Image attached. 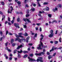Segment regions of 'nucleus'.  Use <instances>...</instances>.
<instances>
[{"label":"nucleus","mask_w":62,"mask_h":62,"mask_svg":"<svg viewBox=\"0 0 62 62\" xmlns=\"http://www.w3.org/2000/svg\"><path fill=\"white\" fill-rule=\"evenodd\" d=\"M15 45V43H13L12 44V46H14Z\"/></svg>","instance_id":"obj_57"},{"label":"nucleus","mask_w":62,"mask_h":62,"mask_svg":"<svg viewBox=\"0 0 62 62\" xmlns=\"http://www.w3.org/2000/svg\"><path fill=\"white\" fill-rule=\"evenodd\" d=\"M46 8H45L44 9V10H46V11H48L49 10V7H46Z\"/></svg>","instance_id":"obj_11"},{"label":"nucleus","mask_w":62,"mask_h":62,"mask_svg":"<svg viewBox=\"0 0 62 62\" xmlns=\"http://www.w3.org/2000/svg\"><path fill=\"white\" fill-rule=\"evenodd\" d=\"M23 40H24V42L25 41V39H18V41L19 42H20V43H21L22 42V41H23Z\"/></svg>","instance_id":"obj_6"},{"label":"nucleus","mask_w":62,"mask_h":62,"mask_svg":"<svg viewBox=\"0 0 62 62\" xmlns=\"http://www.w3.org/2000/svg\"><path fill=\"white\" fill-rule=\"evenodd\" d=\"M29 16V15H26V17H28Z\"/></svg>","instance_id":"obj_39"},{"label":"nucleus","mask_w":62,"mask_h":62,"mask_svg":"<svg viewBox=\"0 0 62 62\" xmlns=\"http://www.w3.org/2000/svg\"><path fill=\"white\" fill-rule=\"evenodd\" d=\"M8 42H6L5 43V45H6V46H8Z\"/></svg>","instance_id":"obj_51"},{"label":"nucleus","mask_w":62,"mask_h":62,"mask_svg":"<svg viewBox=\"0 0 62 62\" xmlns=\"http://www.w3.org/2000/svg\"><path fill=\"white\" fill-rule=\"evenodd\" d=\"M8 21H9V22H10V18H9V17H8Z\"/></svg>","instance_id":"obj_58"},{"label":"nucleus","mask_w":62,"mask_h":62,"mask_svg":"<svg viewBox=\"0 0 62 62\" xmlns=\"http://www.w3.org/2000/svg\"><path fill=\"white\" fill-rule=\"evenodd\" d=\"M43 52L44 53V52H46V50H45V49H44L43 50Z\"/></svg>","instance_id":"obj_37"},{"label":"nucleus","mask_w":62,"mask_h":62,"mask_svg":"<svg viewBox=\"0 0 62 62\" xmlns=\"http://www.w3.org/2000/svg\"><path fill=\"white\" fill-rule=\"evenodd\" d=\"M17 52H18V53H22L23 52V51H22V50H21L20 51H18Z\"/></svg>","instance_id":"obj_23"},{"label":"nucleus","mask_w":62,"mask_h":62,"mask_svg":"<svg viewBox=\"0 0 62 62\" xmlns=\"http://www.w3.org/2000/svg\"><path fill=\"white\" fill-rule=\"evenodd\" d=\"M55 55H56V53H54L53 54V56H55Z\"/></svg>","instance_id":"obj_45"},{"label":"nucleus","mask_w":62,"mask_h":62,"mask_svg":"<svg viewBox=\"0 0 62 62\" xmlns=\"http://www.w3.org/2000/svg\"><path fill=\"white\" fill-rule=\"evenodd\" d=\"M23 53H28V52L27 51H23Z\"/></svg>","instance_id":"obj_20"},{"label":"nucleus","mask_w":62,"mask_h":62,"mask_svg":"<svg viewBox=\"0 0 62 62\" xmlns=\"http://www.w3.org/2000/svg\"><path fill=\"white\" fill-rule=\"evenodd\" d=\"M5 16H3L2 18V21H3V20L5 19Z\"/></svg>","instance_id":"obj_24"},{"label":"nucleus","mask_w":62,"mask_h":62,"mask_svg":"<svg viewBox=\"0 0 62 62\" xmlns=\"http://www.w3.org/2000/svg\"><path fill=\"white\" fill-rule=\"evenodd\" d=\"M28 58L29 59V61H30L31 62H32V61H36V60L31 58L29 57H28Z\"/></svg>","instance_id":"obj_5"},{"label":"nucleus","mask_w":62,"mask_h":62,"mask_svg":"<svg viewBox=\"0 0 62 62\" xmlns=\"http://www.w3.org/2000/svg\"><path fill=\"white\" fill-rule=\"evenodd\" d=\"M29 20H30V19H28L27 18H26V19L23 18V20L24 21H25V22L27 21L28 22V23H31V21Z\"/></svg>","instance_id":"obj_4"},{"label":"nucleus","mask_w":62,"mask_h":62,"mask_svg":"<svg viewBox=\"0 0 62 62\" xmlns=\"http://www.w3.org/2000/svg\"><path fill=\"white\" fill-rule=\"evenodd\" d=\"M8 51L9 52H11V50H10V49H8Z\"/></svg>","instance_id":"obj_53"},{"label":"nucleus","mask_w":62,"mask_h":62,"mask_svg":"<svg viewBox=\"0 0 62 62\" xmlns=\"http://www.w3.org/2000/svg\"><path fill=\"white\" fill-rule=\"evenodd\" d=\"M8 31H6V35H7V34H8Z\"/></svg>","instance_id":"obj_50"},{"label":"nucleus","mask_w":62,"mask_h":62,"mask_svg":"<svg viewBox=\"0 0 62 62\" xmlns=\"http://www.w3.org/2000/svg\"><path fill=\"white\" fill-rule=\"evenodd\" d=\"M53 36L54 34L53 33H51L48 36V37H50V38H52V37H53Z\"/></svg>","instance_id":"obj_10"},{"label":"nucleus","mask_w":62,"mask_h":62,"mask_svg":"<svg viewBox=\"0 0 62 62\" xmlns=\"http://www.w3.org/2000/svg\"><path fill=\"white\" fill-rule=\"evenodd\" d=\"M58 8H54L53 9V10L54 12H55V11L57 10Z\"/></svg>","instance_id":"obj_12"},{"label":"nucleus","mask_w":62,"mask_h":62,"mask_svg":"<svg viewBox=\"0 0 62 62\" xmlns=\"http://www.w3.org/2000/svg\"><path fill=\"white\" fill-rule=\"evenodd\" d=\"M12 59V57H10L9 58V60H11Z\"/></svg>","instance_id":"obj_49"},{"label":"nucleus","mask_w":62,"mask_h":62,"mask_svg":"<svg viewBox=\"0 0 62 62\" xmlns=\"http://www.w3.org/2000/svg\"><path fill=\"white\" fill-rule=\"evenodd\" d=\"M17 22H19V21H20V19L19 18H18L17 19Z\"/></svg>","instance_id":"obj_56"},{"label":"nucleus","mask_w":62,"mask_h":62,"mask_svg":"<svg viewBox=\"0 0 62 62\" xmlns=\"http://www.w3.org/2000/svg\"><path fill=\"white\" fill-rule=\"evenodd\" d=\"M8 34L9 35H12V34L11 33H9Z\"/></svg>","instance_id":"obj_48"},{"label":"nucleus","mask_w":62,"mask_h":62,"mask_svg":"<svg viewBox=\"0 0 62 62\" xmlns=\"http://www.w3.org/2000/svg\"><path fill=\"white\" fill-rule=\"evenodd\" d=\"M61 37H60L59 39V41L60 42H61Z\"/></svg>","instance_id":"obj_36"},{"label":"nucleus","mask_w":62,"mask_h":62,"mask_svg":"<svg viewBox=\"0 0 62 62\" xmlns=\"http://www.w3.org/2000/svg\"><path fill=\"white\" fill-rule=\"evenodd\" d=\"M62 48V47H59V48H58V49H61Z\"/></svg>","instance_id":"obj_64"},{"label":"nucleus","mask_w":62,"mask_h":62,"mask_svg":"<svg viewBox=\"0 0 62 62\" xmlns=\"http://www.w3.org/2000/svg\"><path fill=\"white\" fill-rule=\"evenodd\" d=\"M42 59H43V58L42 57H38V59L37 60V62H39V61L40 62H43V61L42 60Z\"/></svg>","instance_id":"obj_2"},{"label":"nucleus","mask_w":62,"mask_h":62,"mask_svg":"<svg viewBox=\"0 0 62 62\" xmlns=\"http://www.w3.org/2000/svg\"><path fill=\"white\" fill-rule=\"evenodd\" d=\"M36 24H37V25H38V26H39V25H41V23H37Z\"/></svg>","instance_id":"obj_33"},{"label":"nucleus","mask_w":62,"mask_h":62,"mask_svg":"<svg viewBox=\"0 0 62 62\" xmlns=\"http://www.w3.org/2000/svg\"><path fill=\"white\" fill-rule=\"evenodd\" d=\"M31 10H32V11H34L35 10V8H31Z\"/></svg>","instance_id":"obj_21"},{"label":"nucleus","mask_w":62,"mask_h":62,"mask_svg":"<svg viewBox=\"0 0 62 62\" xmlns=\"http://www.w3.org/2000/svg\"><path fill=\"white\" fill-rule=\"evenodd\" d=\"M54 46H53L51 50L52 51H54Z\"/></svg>","instance_id":"obj_27"},{"label":"nucleus","mask_w":62,"mask_h":62,"mask_svg":"<svg viewBox=\"0 0 62 62\" xmlns=\"http://www.w3.org/2000/svg\"><path fill=\"white\" fill-rule=\"evenodd\" d=\"M27 57V54H26L24 56L23 58H26Z\"/></svg>","instance_id":"obj_26"},{"label":"nucleus","mask_w":62,"mask_h":62,"mask_svg":"<svg viewBox=\"0 0 62 62\" xmlns=\"http://www.w3.org/2000/svg\"><path fill=\"white\" fill-rule=\"evenodd\" d=\"M45 54V53L44 52H42L39 54H37L36 53L35 54L36 55H38L39 56H40V55H41V54H42V55H43L44 54Z\"/></svg>","instance_id":"obj_3"},{"label":"nucleus","mask_w":62,"mask_h":62,"mask_svg":"<svg viewBox=\"0 0 62 62\" xmlns=\"http://www.w3.org/2000/svg\"><path fill=\"white\" fill-rule=\"evenodd\" d=\"M14 42V40L13 39H12L11 42V43L12 44V43H13Z\"/></svg>","instance_id":"obj_18"},{"label":"nucleus","mask_w":62,"mask_h":62,"mask_svg":"<svg viewBox=\"0 0 62 62\" xmlns=\"http://www.w3.org/2000/svg\"><path fill=\"white\" fill-rule=\"evenodd\" d=\"M58 32V31L56 30V32L55 33V34H57V32Z\"/></svg>","instance_id":"obj_47"},{"label":"nucleus","mask_w":62,"mask_h":62,"mask_svg":"<svg viewBox=\"0 0 62 62\" xmlns=\"http://www.w3.org/2000/svg\"><path fill=\"white\" fill-rule=\"evenodd\" d=\"M58 7L60 8H61L62 7V5L61 4H59L58 5Z\"/></svg>","instance_id":"obj_30"},{"label":"nucleus","mask_w":62,"mask_h":62,"mask_svg":"<svg viewBox=\"0 0 62 62\" xmlns=\"http://www.w3.org/2000/svg\"><path fill=\"white\" fill-rule=\"evenodd\" d=\"M39 13H40L41 14L42 13V12L41 11H40L39 12Z\"/></svg>","instance_id":"obj_60"},{"label":"nucleus","mask_w":62,"mask_h":62,"mask_svg":"<svg viewBox=\"0 0 62 62\" xmlns=\"http://www.w3.org/2000/svg\"><path fill=\"white\" fill-rule=\"evenodd\" d=\"M18 25H19L18 24H16V23H14V25L15 26H16V28H19L20 27L19 26H18Z\"/></svg>","instance_id":"obj_7"},{"label":"nucleus","mask_w":62,"mask_h":62,"mask_svg":"<svg viewBox=\"0 0 62 62\" xmlns=\"http://www.w3.org/2000/svg\"><path fill=\"white\" fill-rule=\"evenodd\" d=\"M33 54H30V56L31 57L33 56Z\"/></svg>","instance_id":"obj_40"},{"label":"nucleus","mask_w":62,"mask_h":62,"mask_svg":"<svg viewBox=\"0 0 62 62\" xmlns=\"http://www.w3.org/2000/svg\"><path fill=\"white\" fill-rule=\"evenodd\" d=\"M18 34H19V37H20V38H23V36H21L22 35H23V33H19Z\"/></svg>","instance_id":"obj_9"},{"label":"nucleus","mask_w":62,"mask_h":62,"mask_svg":"<svg viewBox=\"0 0 62 62\" xmlns=\"http://www.w3.org/2000/svg\"><path fill=\"white\" fill-rule=\"evenodd\" d=\"M54 43L55 44H57L58 43V41H55L54 42Z\"/></svg>","instance_id":"obj_25"},{"label":"nucleus","mask_w":62,"mask_h":62,"mask_svg":"<svg viewBox=\"0 0 62 62\" xmlns=\"http://www.w3.org/2000/svg\"><path fill=\"white\" fill-rule=\"evenodd\" d=\"M15 35L16 38H19V36H18V35L16 34H15Z\"/></svg>","instance_id":"obj_38"},{"label":"nucleus","mask_w":62,"mask_h":62,"mask_svg":"<svg viewBox=\"0 0 62 62\" xmlns=\"http://www.w3.org/2000/svg\"><path fill=\"white\" fill-rule=\"evenodd\" d=\"M26 23L25 24V25H23V26H24L23 27L24 28H26L27 27H26Z\"/></svg>","instance_id":"obj_17"},{"label":"nucleus","mask_w":62,"mask_h":62,"mask_svg":"<svg viewBox=\"0 0 62 62\" xmlns=\"http://www.w3.org/2000/svg\"><path fill=\"white\" fill-rule=\"evenodd\" d=\"M17 3L19 7H21V2L20 1H18L17 2Z\"/></svg>","instance_id":"obj_13"},{"label":"nucleus","mask_w":62,"mask_h":62,"mask_svg":"<svg viewBox=\"0 0 62 62\" xmlns=\"http://www.w3.org/2000/svg\"><path fill=\"white\" fill-rule=\"evenodd\" d=\"M53 57V56L52 55H49L48 57V58L49 59H50L51 58H52Z\"/></svg>","instance_id":"obj_16"},{"label":"nucleus","mask_w":62,"mask_h":62,"mask_svg":"<svg viewBox=\"0 0 62 62\" xmlns=\"http://www.w3.org/2000/svg\"><path fill=\"white\" fill-rule=\"evenodd\" d=\"M17 58H14V59L15 60H17Z\"/></svg>","instance_id":"obj_59"},{"label":"nucleus","mask_w":62,"mask_h":62,"mask_svg":"<svg viewBox=\"0 0 62 62\" xmlns=\"http://www.w3.org/2000/svg\"><path fill=\"white\" fill-rule=\"evenodd\" d=\"M3 39V38L2 37H1V38H0V41H2V39Z\"/></svg>","instance_id":"obj_44"},{"label":"nucleus","mask_w":62,"mask_h":62,"mask_svg":"<svg viewBox=\"0 0 62 62\" xmlns=\"http://www.w3.org/2000/svg\"><path fill=\"white\" fill-rule=\"evenodd\" d=\"M38 4L39 7H41V5H40V4L39 2H38Z\"/></svg>","instance_id":"obj_32"},{"label":"nucleus","mask_w":62,"mask_h":62,"mask_svg":"<svg viewBox=\"0 0 62 62\" xmlns=\"http://www.w3.org/2000/svg\"><path fill=\"white\" fill-rule=\"evenodd\" d=\"M18 58H21V55H20L19 54V53H18Z\"/></svg>","instance_id":"obj_29"},{"label":"nucleus","mask_w":62,"mask_h":62,"mask_svg":"<svg viewBox=\"0 0 62 62\" xmlns=\"http://www.w3.org/2000/svg\"><path fill=\"white\" fill-rule=\"evenodd\" d=\"M37 34L36 33L34 37V38H35H35H36L37 37Z\"/></svg>","instance_id":"obj_35"},{"label":"nucleus","mask_w":62,"mask_h":62,"mask_svg":"<svg viewBox=\"0 0 62 62\" xmlns=\"http://www.w3.org/2000/svg\"><path fill=\"white\" fill-rule=\"evenodd\" d=\"M40 31V32H41L42 31V29H41V28L40 27H39V29Z\"/></svg>","instance_id":"obj_34"},{"label":"nucleus","mask_w":62,"mask_h":62,"mask_svg":"<svg viewBox=\"0 0 62 62\" xmlns=\"http://www.w3.org/2000/svg\"><path fill=\"white\" fill-rule=\"evenodd\" d=\"M11 12L9 11V9H8V13H11L12 12V11L13 10V8H12V6L11 7Z\"/></svg>","instance_id":"obj_8"},{"label":"nucleus","mask_w":62,"mask_h":62,"mask_svg":"<svg viewBox=\"0 0 62 62\" xmlns=\"http://www.w3.org/2000/svg\"><path fill=\"white\" fill-rule=\"evenodd\" d=\"M47 54H48V55H50V53L48 52H47Z\"/></svg>","instance_id":"obj_46"},{"label":"nucleus","mask_w":62,"mask_h":62,"mask_svg":"<svg viewBox=\"0 0 62 62\" xmlns=\"http://www.w3.org/2000/svg\"><path fill=\"white\" fill-rule=\"evenodd\" d=\"M14 21L13 20H12V21H11V22L12 23V24H13V23H14Z\"/></svg>","instance_id":"obj_43"},{"label":"nucleus","mask_w":62,"mask_h":62,"mask_svg":"<svg viewBox=\"0 0 62 62\" xmlns=\"http://www.w3.org/2000/svg\"><path fill=\"white\" fill-rule=\"evenodd\" d=\"M53 42H53V41H50V43L52 44L53 43Z\"/></svg>","instance_id":"obj_62"},{"label":"nucleus","mask_w":62,"mask_h":62,"mask_svg":"<svg viewBox=\"0 0 62 62\" xmlns=\"http://www.w3.org/2000/svg\"><path fill=\"white\" fill-rule=\"evenodd\" d=\"M48 16L50 18H51V17H52V15L51 14H48Z\"/></svg>","instance_id":"obj_22"},{"label":"nucleus","mask_w":62,"mask_h":62,"mask_svg":"<svg viewBox=\"0 0 62 62\" xmlns=\"http://www.w3.org/2000/svg\"><path fill=\"white\" fill-rule=\"evenodd\" d=\"M41 36L42 37L40 39V41H41V40H42V39H43V37H44V36L42 34H41Z\"/></svg>","instance_id":"obj_15"},{"label":"nucleus","mask_w":62,"mask_h":62,"mask_svg":"<svg viewBox=\"0 0 62 62\" xmlns=\"http://www.w3.org/2000/svg\"><path fill=\"white\" fill-rule=\"evenodd\" d=\"M28 45H30V46H32V45H33V44H32L30 43Z\"/></svg>","instance_id":"obj_52"},{"label":"nucleus","mask_w":62,"mask_h":62,"mask_svg":"<svg viewBox=\"0 0 62 62\" xmlns=\"http://www.w3.org/2000/svg\"><path fill=\"white\" fill-rule=\"evenodd\" d=\"M18 39H18L17 38H16L15 39V40L16 41V40H18Z\"/></svg>","instance_id":"obj_63"},{"label":"nucleus","mask_w":62,"mask_h":62,"mask_svg":"<svg viewBox=\"0 0 62 62\" xmlns=\"http://www.w3.org/2000/svg\"><path fill=\"white\" fill-rule=\"evenodd\" d=\"M0 34L1 35H2V32L1 31H0Z\"/></svg>","instance_id":"obj_54"},{"label":"nucleus","mask_w":62,"mask_h":62,"mask_svg":"<svg viewBox=\"0 0 62 62\" xmlns=\"http://www.w3.org/2000/svg\"><path fill=\"white\" fill-rule=\"evenodd\" d=\"M40 43L41 44H39V46H38L37 47V49L38 50H39V49H40V50H42V49L43 48H41V46L43 48H45V46H43V44H42V42H41V41H40Z\"/></svg>","instance_id":"obj_1"},{"label":"nucleus","mask_w":62,"mask_h":62,"mask_svg":"<svg viewBox=\"0 0 62 62\" xmlns=\"http://www.w3.org/2000/svg\"><path fill=\"white\" fill-rule=\"evenodd\" d=\"M43 4L44 5H48V3L45 2L43 3Z\"/></svg>","instance_id":"obj_31"},{"label":"nucleus","mask_w":62,"mask_h":62,"mask_svg":"<svg viewBox=\"0 0 62 62\" xmlns=\"http://www.w3.org/2000/svg\"><path fill=\"white\" fill-rule=\"evenodd\" d=\"M22 46H23L22 45H21L20 46H18L17 48V50H19V49H20V48H21V47H22Z\"/></svg>","instance_id":"obj_14"},{"label":"nucleus","mask_w":62,"mask_h":62,"mask_svg":"<svg viewBox=\"0 0 62 62\" xmlns=\"http://www.w3.org/2000/svg\"><path fill=\"white\" fill-rule=\"evenodd\" d=\"M17 51V50L16 49L14 50V53L15 54L16 53V51Z\"/></svg>","instance_id":"obj_41"},{"label":"nucleus","mask_w":62,"mask_h":62,"mask_svg":"<svg viewBox=\"0 0 62 62\" xmlns=\"http://www.w3.org/2000/svg\"><path fill=\"white\" fill-rule=\"evenodd\" d=\"M50 33L51 34H54L53 33V30H51L50 31Z\"/></svg>","instance_id":"obj_19"},{"label":"nucleus","mask_w":62,"mask_h":62,"mask_svg":"<svg viewBox=\"0 0 62 62\" xmlns=\"http://www.w3.org/2000/svg\"><path fill=\"white\" fill-rule=\"evenodd\" d=\"M1 4L2 5H4V2H1Z\"/></svg>","instance_id":"obj_42"},{"label":"nucleus","mask_w":62,"mask_h":62,"mask_svg":"<svg viewBox=\"0 0 62 62\" xmlns=\"http://www.w3.org/2000/svg\"><path fill=\"white\" fill-rule=\"evenodd\" d=\"M28 34L27 33H25V34H24V35L25 36H28Z\"/></svg>","instance_id":"obj_28"},{"label":"nucleus","mask_w":62,"mask_h":62,"mask_svg":"<svg viewBox=\"0 0 62 62\" xmlns=\"http://www.w3.org/2000/svg\"><path fill=\"white\" fill-rule=\"evenodd\" d=\"M28 50V51H30V50L31 49L30 48H28V49H27Z\"/></svg>","instance_id":"obj_61"},{"label":"nucleus","mask_w":62,"mask_h":62,"mask_svg":"<svg viewBox=\"0 0 62 62\" xmlns=\"http://www.w3.org/2000/svg\"><path fill=\"white\" fill-rule=\"evenodd\" d=\"M38 28H39L38 27L36 28V31L38 30Z\"/></svg>","instance_id":"obj_55"}]
</instances>
